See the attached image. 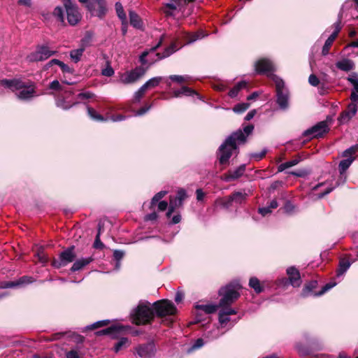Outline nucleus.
<instances>
[{
  "label": "nucleus",
  "instance_id": "nucleus-63",
  "mask_svg": "<svg viewBox=\"0 0 358 358\" xmlns=\"http://www.w3.org/2000/svg\"><path fill=\"white\" fill-rule=\"evenodd\" d=\"M350 99L352 101L351 103H354L355 105L357 106L358 103V93L355 92H352L350 95Z\"/></svg>",
  "mask_w": 358,
  "mask_h": 358
},
{
  "label": "nucleus",
  "instance_id": "nucleus-22",
  "mask_svg": "<svg viewBox=\"0 0 358 358\" xmlns=\"http://www.w3.org/2000/svg\"><path fill=\"white\" fill-rule=\"evenodd\" d=\"M182 206V204H179V201L176 199V197L170 196L169 199V206L168 209V212L166 213V216L170 217L173 211L177 208Z\"/></svg>",
  "mask_w": 358,
  "mask_h": 358
},
{
  "label": "nucleus",
  "instance_id": "nucleus-19",
  "mask_svg": "<svg viewBox=\"0 0 358 358\" xmlns=\"http://www.w3.org/2000/svg\"><path fill=\"white\" fill-rule=\"evenodd\" d=\"M93 261V258L92 257L81 258L77 259L73 264L71 268V271L73 272L80 271L83 269L85 266L90 264Z\"/></svg>",
  "mask_w": 358,
  "mask_h": 358
},
{
  "label": "nucleus",
  "instance_id": "nucleus-29",
  "mask_svg": "<svg viewBox=\"0 0 358 358\" xmlns=\"http://www.w3.org/2000/svg\"><path fill=\"white\" fill-rule=\"evenodd\" d=\"M231 199V195L227 198L218 199L215 201V205L222 208H228L229 206H231L233 202V200Z\"/></svg>",
  "mask_w": 358,
  "mask_h": 358
},
{
  "label": "nucleus",
  "instance_id": "nucleus-58",
  "mask_svg": "<svg viewBox=\"0 0 358 358\" xmlns=\"http://www.w3.org/2000/svg\"><path fill=\"white\" fill-rule=\"evenodd\" d=\"M37 257L38 261L42 264H45L48 262V258L42 250H40L37 252Z\"/></svg>",
  "mask_w": 358,
  "mask_h": 358
},
{
  "label": "nucleus",
  "instance_id": "nucleus-2",
  "mask_svg": "<svg viewBox=\"0 0 358 358\" xmlns=\"http://www.w3.org/2000/svg\"><path fill=\"white\" fill-rule=\"evenodd\" d=\"M0 83L12 91H19L16 94L22 100L29 99L35 94V87L31 83H24L19 79H4Z\"/></svg>",
  "mask_w": 358,
  "mask_h": 358
},
{
  "label": "nucleus",
  "instance_id": "nucleus-60",
  "mask_svg": "<svg viewBox=\"0 0 358 358\" xmlns=\"http://www.w3.org/2000/svg\"><path fill=\"white\" fill-rule=\"evenodd\" d=\"M50 88L52 90H62L61 85H60L59 82L57 80H53L50 84Z\"/></svg>",
  "mask_w": 358,
  "mask_h": 358
},
{
  "label": "nucleus",
  "instance_id": "nucleus-34",
  "mask_svg": "<svg viewBox=\"0 0 358 358\" xmlns=\"http://www.w3.org/2000/svg\"><path fill=\"white\" fill-rule=\"evenodd\" d=\"M196 308L203 310L208 314L215 313L219 307L216 305L206 304V305H197Z\"/></svg>",
  "mask_w": 358,
  "mask_h": 358
},
{
  "label": "nucleus",
  "instance_id": "nucleus-15",
  "mask_svg": "<svg viewBox=\"0 0 358 358\" xmlns=\"http://www.w3.org/2000/svg\"><path fill=\"white\" fill-rule=\"evenodd\" d=\"M287 274L289 276L290 283L294 287H299L301 280L299 271L295 267H289L287 269Z\"/></svg>",
  "mask_w": 358,
  "mask_h": 358
},
{
  "label": "nucleus",
  "instance_id": "nucleus-26",
  "mask_svg": "<svg viewBox=\"0 0 358 358\" xmlns=\"http://www.w3.org/2000/svg\"><path fill=\"white\" fill-rule=\"evenodd\" d=\"M350 266V262L347 259H341L339 262V267L337 270V275H343Z\"/></svg>",
  "mask_w": 358,
  "mask_h": 358
},
{
  "label": "nucleus",
  "instance_id": "nucleus-1",
  "mask_svg": "<svg viewBox=\"0 0 358 358\" xmlns=\"http://www.w3.org/2000/svg\"><path fill=\"white\" fill-rule=\"evenodd\" d=\"M253 129V125H248L244 127V132L238 130L226 139L225 142L220 147V162L221 164L227 162L231 156L232 151L237 148L236 143H245L247 136L252 132Z\"/></svg>",
  "mask_w": 358,
  "mask_h": 358
},
{
  "label": "nucleus",
  "instance_id": "nucleus-23",
  "mask_svg": "<svg viewBox=\"0 0 358 358\" xmlns=\"http://www.w3.org/2000/svg\"><path fill=\"white\" fill-rule=\"evenodd\" d=\"M65 355L66 358H83V354L78 347H75L66 351Z\"/></svg>",
  "mask_w": 358,
  "mask_h": 358
},
{
  "label": "nucleus",
  "instance_id": "nucleus-7",
  "mask_svg": "<svg viewBox=\"0 0 358 358\" xmlns=\"http://www.w3.org/2000/svg\"><path fill=\"white\" fill-rule=\"evenodd\" d=\"M66 9L67 20L71 25H76L81 20V14L78 11V6L71 0H63Z\"/></svg>",
  "mask_w": 358,
  "mask_h": 358
},
{
  "label": "nucleus",
  "instance_id": "nucleus-25",
  "mask_svg": "<svg viewBox=\"0 0 358 358\" xmlns=\"http://www.w3.org/2000/svg\"><path fill=\"white\" fill-rule=\"evenodd\" d=\"M247 196L248 194L245 192H236L231 195V200H233V202L241 203L246 199Z\"/></svg>",
  "mask_w": 358,
  "mask_h": 358
},
{
  "label": "nucleus",
  "instance_id": "nucleus-53",
  "mask_svg": "<svg viewBox=\"0 0 358 358\" xmlns=\"http://www.w3.org/2000/svg\"><path fill=\"white\" fill-rule=\"evenodd\" d=\"M308 82L311 85L316 87L319 85L320 80L315 75L311 74L308 78Z\"/></svg>",
  "mask_w": 358,
  "mask_h": 358
},
{
  "label": "nucleus",
  "instance_id": "nucleus-64",
  "mask_svg": "<svg viewBox=\"0 0 358 358\" xmlns=\"http://www.w3.org/2000/svg\"><path fill=\"white\" fill-rule=\"evenodd\" d=\"M183 299H184V294L180 291L177 292V293L176 294V297H175V301L177 303H180L182 301Z\"/></svg>",
  "mask_w": 358,
  "mask_h": 358
},
{
  "label": "nucleus",
  "instance_id": "nucleus-57",
  "mask_svg": "<svg viewBox=\"0 0 358 358\" xmlns=\"http://www.w3.org/2000/svg\"><path fill=\"white\" fill-rule=\"evenodd\" d=\"M108 324V320L99 321V322L93 324L92 325H91L89 327V329H93L99 328V327L107 325Z\"/></svg>",
  "mask_w": 358,
  "mask_h": 358
},
{
  "label": "nucleus",
  "instance_id": "nucleus-13",
  "mask_svg": "<svg viewBox=\"0 0 358 358\" xmlns=\"http://www.w3.org/2000/svg\"><path fill=\"white\" fill-rule=\"evenodd\" d=\"M357 106L354 103L348 104L345 110L342 112L338 120L341 124L348 123L354 117L357 113Z\"/></svg>",
  "mask_w": 358,
  "mask_h": 358
},
{
  "label": "nucleus",
  "instance_id": "nucleus-18",
  "mask_svg": "<svg viewBox=\"0 0 358 358\" xmlns=\"http://www.w3.org/2000/svg\"><path fill=\"white\" fill-rule=\"evenodd\" d=\"M237 311L231 308H222L219 313V322L223 325L229 322V315H236Z\"/></svg>",
  "mask_w": 358,
  "mask_h": 358
},
{
  "label": "nucleus",
  "instance_id": "nucleus-48",
  "mask_svg": "<svg viewBox=\"0 0 358 358\" xmlns=\"http://www.w3.org/2000/svg\"><path fill=\"white\" fill-rule=\"evenodd\" d=\"M175 50H173V47L171 46L169 48H167L164 52L162 54L161 53H157L155 55L157 57V59H161L163 58H165L166 57H169L171 55Z\"/></svg>",
  "mask_w": 358,
  "mask_h": 358
},
{
  "label": "nucleus",
  "instance_id": "nucleus-56",
  "mask_svg": "<svg viewBox=\"0 0 358 358\" xmlns=\"http://www.w3.org/2000/svg\"><path fill=\"white\" fill-rule=\"evenodd\" d=\"M332 45L331 42H329V41H326L324 43V45L322 48V54L323 55H327L329 53V49Z\"/></svg>",
  "mask_w": 358,
  "mask_h": 358
},
{
  "label": "nucleus",
  "instance_id": "nucleus-32",
  "mask_svg": "<svg viewBox=\"0 0 358 358\" xmlns=\"http://www.w3.org/2000/svg\"><path fill=\"white\" fill-rule=\"evenodd\" d=\"M182 94H184L186 96H192L193 94H197L194 90H193L191 88H189L187 87H182L181 88V90L174 92V96L176 97L180 96Z\"/></svg>",
  "mask_w": 358,
  "mask_h": 358
},
{
  "label": "nucleus",
  "instance_id": "nucleus-49",
  "mask_svg": "<svg viewBox=\"0 0 358 358\" xmlns=\"http://www.w3.org/2000/svg\"><path fill=\"white\" fill-rule=\"evenodd\" d=\"M166 194L167 192L166 191H161L156 194L152 199L151 205H155L156 203L158 202L161 199H162Z\"/></svg>",
  "mask_w": 358,
  "mask_h": 358
},
{
  "label": "nucleus",
  "instance_id": "nucleus-6",
  "mask_svg": "<svg viewBox=\"0 0 358 358\" xmlns=\"http://www.w3.org/2000/svg\"><path fill=\"white\" fill-rule=\"evenodd\" d=\"M153 307L157 315L160 317L174 315L176 313V308L173 302L167 299L155 302Z\"/></svg>",
  "mask_w": 358,
  "mask_h": 358
},
{
  "label": "nucleus",
  "instance_id": "nucleus-5",
  "mask_svg": "<svg viewBox=\"0 0 358 358\" xmlns=\"http://www.w3.org/2000/svg\"><path fill=\"white\" fill-rule=\"evenodd\" d=\"M272 79L275 85L277 103L280 108L286 109L288 106V92L285 88L284 82L275 75L272 76Z\"/></svg>",
  "mask_w": 358,
  "mask_h": 358
},
{
  "label": "nucleus",
  "instance_id": "nucleus-55",
  "mask_svg": "<svg viewBox=\"0 0 358 358\" xmlns=\"http://www.w3.org/2000/svg\"><path fill=\"white\" fill-rule=\"evenodd\" d=\"M266 150H264L261 152L252 154L251 157L256 161H259V160L262 159L266 155Z\"/></svg>",
  "mask_w": 358,
  "mask_h": 358
},
{
  "label": "nucleus",
  "instance_id": "nucleus-16",
  "mask_svg": "<svg viewBox=\"0 0 358 358\" xmlns=\"http://www.w3.org/2000/svg\"><path fill=\"white\" fill-rule=\"evenodd\" d=\"M155 347L152 343L143 345L137 348V353L141 357H150L155 355Z\"/></svg>",
  "mask_w": 358,
  "mask_h": 358
},
{
  "label": "nucleus",
  "instance_id": "nucleus-50",
  "mask_svg": "<svg viewBox=\"0 0 358 358\" xmlns=\"http://www.w3.org/2000/svg\"><path fill=\"white\" fill-rule=\"evenodd\" d=\"M176 197L178 199V201H179V204L182 205L183 201L187 198V194H186L185 190L183 189H180L178 191L177 195Z\"/></svg>",
  "mask_w": 358,
  "mask_h": 358
},
{
  "label": "nucleus",
  "instance_id": "nucleus-4",
  "mask_svg": "<svg viewBox=\"0 0 358 358\" xmlns=\"http://www.w3.org/2000/svg\"><path fill=\"white\" fill-rule=\"evenodd\" d=\"M154 317L153 310L149 303H141L133 314L134 322L138 325L150 322Z\"/></svg>",
  "mask_w": 358,
  "mask_h": 358
},
{
  "label": "nucleus",
  "instance_id": "nucleus-40",
  "mask_svg": "<svg viewBox=\"0 0 358 358\" xmlns=\"http://www.w3.org/2000/svg\"><path fill=\"white\" fill-rule=\"evenodd\" d=\"M169 78L176 83H183L189 81L190 78L188 76H177L173 75L169 77Z\"/></svg>",
  "mask_w": 358,
  "mask_h": 358
},
{
  "label": "nucleus",
  "instance_id": "nucleus-61",
  "mask_svg": "<svg viewBox=\"0 0 358 358\" xmlns=\"http://www.w3.org/2000/svg\"><path fill=\"white\" fill-rule=\"evenodd\" d=\"M63 72L64 73H73V69H71L68 65L65 64L64 62H61L60 65L59 66Z\"/></svg>",
  "mask_w": 358,
  "mask_h": 358
},
{
  "label": "nucleus",
  "instance_id": "nucleus-52",
  "mask_svg": "<svg viewBox=\"0 0 358 358\" xmlns=\"http://www.w3.org/2000/svg\"><path fill=\"white\" fill-rule=\"evenodd\" d=\"M120 329V328L119 327H116V326L110 327L104 330L99 331L98 334H109L113 333L114 331H118Z\"/></svg>",
  "mask_w": 358,
  "mask_h": 358
},
{
  "label": "nucleus",
  "instance_id": "nucleus-21",
  "mask_svg": "<svg viewBox=\"0 0 358 358\" xmlns=\"http://www.w3.org/2000/svg\"><path fill=\"white\" fill-rule=\"evenodd\" d=\"M130 24L135 28L141 29L142 27V21L140 17L134 11H129Z\"/></svg>",
  "mask_w": 358,
  "mask_h": 358
},
{
  "label": "nucleus",
  "instance_id": "nucleus-36",
  "mask_svg": "<svg viewBox=\"0 0 358 358\" xmlns=\"http://www.w3.org/2000/svg\"><path fill=\"white\" fill-rule=\"evenodd\" d=\"M87 113L90 117L96 121L103 122L106 120V118L97 113L96 111L92 108H87Z\"/></svg>",
  "mask_w": 358,
  "mask_h": 358
},
{
  "label": "nucleus",
  "instance_id": "nucleus-27",
  "mask_svg": "<svg viewBox=\"0 0 358 358\" xmlns=\"http://www.w3.org/2000/svg\"><path fill=\"white\" fill-rule=\"evenodd\" d=\"M354 159L355 157H350L341 161L338 165L340 173H343L349 168Z\"/></svg>",
  "mask_w": 358,
  "mask_h": 358
},
{
  "label": "nucleus",
  "instance_id": "nucleus-11",
  "mask_svg": "<svg viewBox=\"0 0 358 358\" xmlns=\"http://www.w3.org/2000/svg\"><path fill=\"white\" fill-rule=\"evenodd\" d=\"M329 130L328 125L326 122L322 121L310 129H307L303 132V136L306 137L316 138L322 136L324 133H327Z\"/></svg>",
  "mask_w": 358,
  "mask_h": 358
},
{
  "label": "nucleus",
  "instance_id": "nucleus-47",
  "mask_svg": "<svg viewBox=\"0 0 358 358\" xmlns=\"http://www.w3.org/2000/svg\"><path fill=\"white\" fill-rule=\"evenodd\" d=\"M146 89L144 86H141L140 89L134 94V101L138 102L141 99L143 96L145 92H146Z\"/></svg>",
  "mask_w": 358,
  "mask_h": 358
},
{
  "label": "nucleus",
  "instance_id": "nucleus-45",
  "mask_svg": "<svg viewBox=\"0 0 358 358\" xmlns=\"http://www.w3.org/2000/svg\"><path fill=\"white\" fill-rule=\"evenodd\" d=\"M357 151V147L352 146L343 152V157H346L347 159L350 157H353L352 155H355Z\"/></svg>",
  "mask_w": 358,
  "mask_h": 358
},
{
  "label": "nucleus",
  "instance_id": "nucleus-12",
  "mask_svg": "<svg viewBox=\"0 0 358 358\" xmlns=\"http://www.w3.org/2000/svg\"><path fill=\"white\" fill-rule=\"evenodd\" d=\"M145 73V71L141 67H137L134 70L128 71L122 76L120 80L124 84H130L135 83L141 78Z\"/></svg>",
  "mask_w": 358,
  "mask_h": 358
},
{
  "label": "nucleus",
  "instance_id": "nucleus-14",
  "mask_svg": "<svg viewBox=\"0 0 358 358\" xmlns=\"http://www.w3.org/2000/svg\"><path fill=\"white\" fill-rule=\"evenodd\" d=\"M255 69L259 73H268L274 70L273 64L267 59H262L257 61Z\"/></svg>",
  "mask_w": 358,
  "mask_h": 358
},
{
  "label": "nucleus",
  "instance_id": "nucleus-30",
  "mask_svg": "<svg viewBox=\"0 0 358 358\" xmlns=\"http://www.w3.org/2000/svg\"><path fill=\"white\" fill-rule=\"evenodd\" d=\"M249 285L251 288L254 289L257 293H261L263 291L259 280L255 277H252L250 279Z\"/></svg>",
  "mask_w": 358,
  "mask_h": 358
},
{
  "label": "nucleus",
  "instance_id": "nucleus-31",
  "mask_svg": "<svg viewBox=\"0 0 358 358\" xmlns=\"http://www.w3.org/2000/svg\"><path fill=\"white\" fill-rule=\"evenodd\" d=\"M317 286V282L316 280H313L309 282L306 285L305 287L302 291V295L303 296H308L309 293L313 292Z\"/></svg>",
  "mask_w": 358,
  "mask_h": 358
},
{
  "label": "nucleus",
  "instance_id": "nucleus-39",
  "mask_svg": "<svg viewBox=\"0 0 358 358\" xmlns=\"http://www.w3.org/2000/svg\"><path fill=\"white\" fill-rule=\"evenodd\" d=\"M53 15L61 22H64V11L62 7L57 6L53 10Z\"/></svg>",
  "mask_w": 358,
  "mask_h": 358
},
{
  "label": "nucleus",
  "instance_id": "nucleus-41",
  "mask_svg": "<svg viewBox=\"0 0 358 358\" xmlns=\"http://www.w3.org/2000/svg\"><path fill=\"white\" fill-rule=\"evenodd\" d=\"M129 345V340L127 338H122L115 345V351L117 352L123 348Z\"/></svg>",
  "mask_w": 358,
  "mask_h": 358
},
{
  "label": "nucleus",
  "instance_id": "nucleus-37",
  "mask_svg": "<svg viewBox=\"0 0 358 358\" xmlns=\"http://www.w3.org/2000/svg\"><path fill=\"white\" fill-rule=\"evenodd\" d=\"M348 80L353 85L354 90L352 92H355L358 93V74L356 73H351L348 78Z\"/></svg>",
  "mask_w": 358,
  "mask_h": 358
},
{
  "label": "nucleus",
  "instance_id": "nucleus-38",
  "mask_svg": "<svg viewBox=\"0 0 358 358\" xmlns=\"http://www.w3.org/2000/svg\"><path fill=\"white\" fill-rule=\"evenodd\" d=\"M85 50V48H79L76 50H73L71 51L70 52V57L75 62H78L80 59L81 56L83 55V53Z\"/></svg>",
  "mask_w": 358,
  "mask_h": 358
},
{
  "label": "nucleus",
  "instance_id": "nucleus-10",
  "mask_svg": "<svg viewBox=\"0 0 358 358\" xmlns=\"http://www.w3.org/2000/svg\"><path fill=\"white\" fill-rule=\"evenodd\" d=\"M87 7L92 15L99 17H103L107 11L104 0H91Z\"/></svg>",
  "mask_w": 358,
  "mask_h": 358
},
{
  "label": "nucleus",
  "instance_id": "nucleus-24",
  "mask_svg": "<svg viewBox=\"0 0 358 358\" xmlns=\"http://www.w3.org/2000/svg\"><path fill=\"white\" fill-rule=\"evenodd\" d=\"M247 85V83L245 81H241L238 83L237 85H236L229 92V95L230 97L234 98L236 97L239 91L244 87H245Z\"/></svg>",
  "mask_w": 358,
  "mask_h": 358
},
{
  "label": "nucleus",
  "instance_id": "nucleus-43",
  "mask_svg": "<svg viewBox=\"0 0 358 358\" xmlns=\"http://www.w3.org/2000/svg\"><path fill=\"white\" fill-rule=\"evenodd\" d=\"M249 106L250 104L248 103H238L234 107L233 110L235 113H241L245 111L249 108Z\"/></svg>",
  "mask_w": 358,
  "mask_h": 358
},
{
  "label": "nucleus",
  "instance_id": "nucleus-28",
  "mask_svg": "<svg viewBox=\"0 0 358 358\" xmlns=\"http://www.w3.org/2000/svg\"><path fill=\"white\" fill-rule=\"evenodd\" d=\"M299 162H300V159L296 158L291 161L282 163L278 166V171L279 172H282L287 169H289L290 167H292V166L296 165Z\"/></svg>",
  "mask_w": 358,
  "mask_h": 358
},
{
  "label": "nucleus",
  "instance_id": "nucleus-8",
  "mask_svg": "<svg viewBox=\"0 0 358 358\" xmlns=\"http://www.w3.org/2000/svg\"><path fill=\"white\" fill-rule=\"evenodd\" d=\"M56 51L50 50L47 46H38L36 50L27 56L30 62L43 61L55 55Z\"/></svg>",
  "mask_w": 358,
  "mask_h": 358
},
{
  "label": "nucleus",
  "instance_id": "nucleus-44",
  "mask_svg": "<svg viewBox=\"0 0 358 358\" xmlns=\"http://www.w3.org/2000/svg\"><path fill=\"white\" fill-rule=\"evenodd\" d=\"M159 46V44L155 47H153L152 48H151L149 51H144L143 52H142L141 55L140 56V62L142 64H147V60H146V57L150 53V52H154L156 49L157 48V47Z\"/></svg>",
  "mask_w": 358,
  "mask_h": 358
},
{
  "label": "nucleus",
  "instance_id": "nucleus-20",
  "mask_svg": "<svg viewBox=\"0 0 358 358\" xmlns=\"http://www.w3.org/2000/svg\"><path fill=\"white\" fill-rule=\"evenodd\" d=\"M336 67L344 71H349L353 69L354 63L350 59H343L336 63Z\"/></svg>",
  "mask_w": 358,
  "mask_h": 358
},
{
  "label": "nucleus",
  "instance_id": "nucleus-51",
  "mask_svg": "<svg viewBox=\"0 0 358 358\" xmlns=\"http://www.w3.org/2000/svg\"><path fill=\"white\" fill-rule=\"evenodd\" d=\"M335 285H336V283H327L322 287V290L320 292H315L313 294V295L314 296H320V295L323 294L324 293H325L327 291L331 289L333 287H334Z\"/></svg>",
  "mask_w": 358,
  "mask_h": 358
},
{
  "label": "nucleus",
  "instance_id": "nucleus-42",
  "mask_svg": "<svg viewBox=\"0 0 358 358\" xmlns=\"http://www.w3.org/2000/svg\"><path fill=\"white\" fill-rule=\"evenodd\" d=\"M29 282H31L29 278H28L27 276H24V277L21 278L18 281L8 283L6 287H15V286H17L19 285L27 284Z\"/></svg>",
  "mask_w": 358,
  "mask_h": 358
},
{
  "label": "nucleus",
  "instance_id": "nucleus-3",
  "mask_svg": "<svg viewBox=\"0 0 358 358\" xmlns=\"http://www.w3.org/2000/svg\"><path fill=\"white\" fill-rule=\"evenodd\" d=\"M241 285L238 283H230L219 290V295L222 296L218 306L220 308H230L229 306L234 303L240 296L238 290Z\"/></svg>",
  "mask_w": 358,
  "mask_h": 358
},
{
  "label": "nucleus",
  "instance_id": "nucleus-35",
  "mask_svg": "<svg viewBox=\"0 0 358 358\" xmlns=\"http://www.w3.org/2000/svg\"><path fill=\"white\" fill-rule=\"evenodd\" d=\"M115 10L117 16L120 17V19L122 20V22L124 24V22L126 21L127 16L124 11L122 5L120 2H117L115 3Z\"/></svg>",
  "mask_w": 358,
  "mask_h": 358
},
{
  "label": "nucleus",
  "instance_id": "nucleus-62",
  "mask_svg": "<svg viewBox=\"0 0 358 358\" xmlns=\"http://www.w3.org/2000/svg\"><path fill=\"white\" fill-rule=\"evenodd\" d=\"M271 211H272L271 209L268 206L259 208V213L261 215H262L263 216H265V215L271 213Z\"/></svg>",
  "mask_w": 358,
  "mask_h": 358
},
{
  "label": "nucleus",
  "instance_id": "nucleus-9",
  "mask_svg": "<svg viewBox=\"0 0 358 358\" xmlns=\"http://www.w3.org/2000/svg\"><path fill=\"white\" fill-rule=\"evenodd\" d=\"M76 257V255L74 252V248H69L60 254L58 259H54L52 264L56 268H60L73 262Z\"/></svg>",
  "mask_w": 358,
  "mask_h": 358
},
{
  "label": "nucleus",
  "instance_id": "nucleus-54",
  "mask_svg": "<svg viewBox=\"0 0 358 358\" xmlns=\"http://www.w3.org/2000/svg\"><path fill=\"white\" fill-rule=\"evenodd\" d=\"M124 252L122 250H115L113 252L114 259L119 262L124 257Z\"/></svg>",
  "mask_w": 358,
  "mask_h": 358
},
{
  "label": "nucleus",
  "instance_id": "nucleus-33",
  "mask_svg": "<svg viewBox=\"0 0 358 358\" xmlns=\"http://www.w3.org/2000/svg\"><path fill=\"white\" fill-rule=\"evenodd\" d=\"M162 80L161 77H155L148 80L144 85V87L146 90L154 88L157 87Z\"/></svg>",
  "mask_w": 358,
  "mask_h": 358
},
{
  "label": "nucleus",
  "instance_id": "nucleus-17",
  "mask_svg": "<svg viewBox=\"0 0 358 358\" xmlns=\"http://www.w3.org/2000/svg\"><path fill=\"white\" fill-rule=\"evenodd\" d=\"M245 171V166L241 165L234 170L229 171L227 173L224 175V180L227 182L238 179L244 173Z\"/></svg>",
  "mask_w": 358,
  "mask_h": 358
},
{
  "label": "nucleus",
  "instance_id": "nucleus-46",
  "mask_svg": "<svg viewBox=\"0 0 358 358\" xmlns=\"http://www.w3.org/2000/svg\"><path fill=\"white\" fill-rule=\"evenodd\" d=\"M101 229L99 228L98 234L96 236V238L94 243V248L96 249H103L104 245L100 240Z\"/></svg>",
  "mask_w": 358,
  "mask_h": 358
},
{
  "label": "nucleus",
  "instance_id": "nucleus-59",
  "mask_svg": "<svg viewBox=\"0 0 358 358\" xmlns=\"http://www.w3.org/2000/svg\"><path fill=\"white\" fill-rule=\"evenodd\" d=\"M102 74L105 76H112L114 74V70L110 66H107L104 69L102 70Z\"/></svg>",
  "mask_w": 358,
  "mask_h": 358
}]
</instances>
